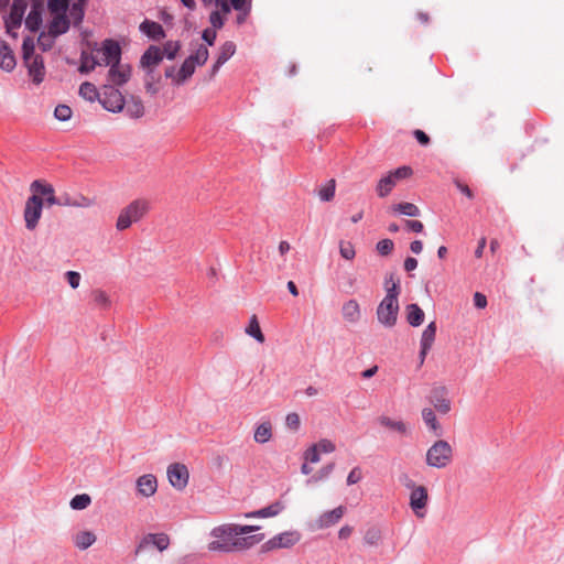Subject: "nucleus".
Segmentation results:
<instances>
[{
    "label": "nucleus",
    "instance_id": "nucleus-1",
    "mask_svg": "<svg viewBox=\"0 0 564 564\" xmlns=\"http://www.w3.org/2000/svg\"><path fill=\"white\" fill-rule=\"evenodd\" d=\"M259 525L223 523L213 528L209 532L212 541L207 549L217 553L242 552L251 549L264 539V534L247 535L259 530Z\"/></svg>",
    "mask_w": 564,
    "mask_h": 564
},
{
    "label": "nucleus",
    "instance_id": "nucleus-2",
    "mask_svg": "<svg viewBox=\"0 0 564 564\" xmlns=\"http://www.w3.org/2000/svg\"><path fill=\"white\" fill-rule=\"evenodd\" d=\"M87 0H48L50 14H67L69 12L74 25L82 23Z\"/></svg>",
    "mask_w": 564,
    "mask_h": 564
},
{
    "label": "nucleus",
    "instance_id": "nucleus-3",
    "mask_svg": "<svg viewBox=\"0 0 564 564\" xmlns=\"http://www.w3.org/2000/svg\"><path fill=\"white\" fill-rule=\"evenodd\" d=\"M453 460V447L447 441L438 440L429 449L425 455V463L433 468H445Z\"/></svg>",
    "mask_w": 564,
    "mask_h": 564
},
{
    "label": "nucleus",
    "instance_id": "nucleus-4",
    "mask_svg": "<svg viewBox=\"0 0 564 564\" xmlns=\"http://www.w3.org/2000/svg\"><path fill=\"white\" fill-rule=\"evenodd\" d=\"M149 210V202L145 199H135L124 207L117 219L116 228L126 230L133 223L139 221Z\"/></svg>",
    "mask_w": 564,
    "mask_h": 564
},
{
    "label": "nucleus",
    "instance_id": "nucleus-5",
    "mask_svg": "<svg viewBox=\"0 0 564 564\" xmlns=\"http://www.w3.org/2000/svg\"><path fill=\"white\" fill-rule=\"evenodd\" d=\"M412 174L410 166H400L394 171L389 172L386 176L381 177L376 186V193L379 197L388 196L397 186L398 182L408 178Z\"/></svg>",
    "mask_w": 564,
    "mask_h": 564
},
{
    "label": "nucleus",
    "instance_id": "nucleus-6",
    "mask_svg": "<svg viewBox=\"0 0 564 564\" xmlns=\"http://www.w3.org/2000/svg\"><path fill=\"white\" fill-rule=\"evenodd\" d=\"M377 319L386 328H392L397 325L399 316V303L392 300L381 301L376 311Z\"/></svg>",
    "mask_w": 564,
    "mask_h": 564
},
{
    "label": "nucleus",
    "instance_id": "nucleus-7",
    "mask_svg": "<svg viewBox=\"0 0 564 564\" xmlns=\"http://www.w3.org/2000/svg\"><path fill=\"white\" fill-rule=\"evenodd\" d=\"M43 210V198L39 195L30 196L25 202L24 221L29 230H34L39 224Z\"/></svg>",
    "mask_w": 564,
    "mask_h": 564
},
{
    "label": "nucleus",
    "instance_id": "nucleus-8",
    "mask_svg": "<svg viewBox=\"0 0 564 564\" xmlns=\"http://www.w3.org/2000/svg\"><path fill=\"white\" fill-rule=\"evenodd\" d=\"M301 540V534L297 531H285L279 533L267 542L263 543L262 549L264 552H270L278 549H290Z\"/></svg>",
    "mask_w": 564,
    "mask_h": 564
},
{
    "label": "nucleus",
    "instance_id": "nucleus-9",
    "mask_svg": "<svg viewBox=\"0 0 564 564\" xmlns=\"http://www.w3.org/2000/svg\"><path fill=\"white\" fill-rule=\"evenodd\" d=\"M99 100L102 107L111 112H119L124 108L126 100L122 94L113 86L105 87Z\"/></svg>",
    "mask_w": 564,
    "mask_h": 564
},
{
    "label": "nucleus",
    "instance_id": "nucleus-10",
    "mask_svg": "<svg viewBox=\"0 0 564 564\" xmlns=\"http://www.w3.org/2000/svg\"><path fill=\"white\" fill-rule=\"evenodd\" d=\"M409 500L410 508L414 514L420 519L424 518L429 502L427 489L424 486L419 485L417 488H413V490L410 492Z\"/></svg>",
    "mask_w": 564,
    "mask_h": 564
},
{
    "label": "nucleus",
    "instance_id": "nucleus-11",
    "mask_svg": "<svg viewBox=\"0 0 564 564\" xmlns=\"http://www.w3.org/2000/svg\"><path fill=\"white\" fill-rule=\"evenodd\" d=\"M97 54L101 61V65L110 66L120 62L121 47L119 43L113 40H105Z\"/></svg>",
    "mask_w": 564,
    "mask_h": 564
},
{
    "label": "nucleus",
    "instance_id": "nucleus-12",
    "mask_svg": "<svg viewBox=\"0 0 564 564\" xmlns=\"http://www.w3.org/2000/svg\"><path fill=\"white\" fill-rule=\"evenodd\" d=\"M167 478L173 488L183 490L188 484V469L183 464L174 463L167 467Z\"/></svg>",
    "mask_w": 564,
    "mask_h": 564
},
{
    "label": "nucleus",
    "instance_id": "nucleus-13",
    "mask_svg": "<svg viewBox=\"0 0 564 564\" xmlns=\"http://www.w3.org/2000/svg\"><path fill=\"white\" fill-rule=\"evenodd\" d=\"M150 545L156 547L160 552L165 551L170 545V538L165 533H148L135 547V554L142 553Z\"/></svg>",
    "mask_w": 564,
    "mask_h": 564
},
{
    "label": "nucleus",
    "instance_id": "nucleus-14",
    "mask_svg": "<svg viewBox=\"0 0 564 564\" xmlns=\"http://www.w3.org/2000/svg\"><path fill=\"white\" fill-rule=\"evenodd\" d=\"M28 74L35 85H40L45 78V66L42 55H36L24 62Z\"/></svg>",
    "mask_w": 564,
    "mask_h": 564
},
{
    "label": "nucleus",
    "instance_id": "nucleus-15",
    "mask_svg": "<svg viewBox=\"0 0 564 564\" xmlns=\"http://www.w3.org/2000/svg\"><path fill=\"white\" fill-rule=\"evenodd\" d=\"M70 23H73V21L69 14H51L46 30L58 37L69 30Z\"/></svg>",
    "mask_w": 564,
    "mask_h": 564
},
{
    "label": "nucleus",
    "instance_id": "nucleus-16",
    "mask_svg": "<svg viewBox=\"0 0 564 564\" xmlns=\"http://www.w3.org/2000/svg\"><path fill=\"white\" fill-rule=\"evenodd\" d=\"M30 189L34 193L33 195L45 196V202L48 206L61 205L55 197V191L51 184L35 180L31 183Z\"/></svg>",
    "mask_w": 564,
    "mask_h": 564
},
{
    "label": "nucleus",
    "instance_id": "nucleus-17",
    "mask_svg": "<svg viewBox=\"0 0 564 564\" xmlns=\"http://www.w3.org/2000/svg\"><path fill=\"white\" fill-rule=\"evenodd\" d=\"M343 319L349 324H357L361 319V308L357 300L349 299L345 301L340 310Z\"/></svg>",
    "mask_w": 564,
    "mask_h": 564
},
{
    "label": "nucleus",
    "instance_id": "nucleus-18",
    "mask_svg": "<svg viewBox=\"0 0 564 564\" xmlns=\"http://www.w3.org/2000/svg\"><path fill=\"white\" fill-rule=\"evenodd\" d=\"M138 495L149 498L152 497L158 490V480L154 475L145 474L140 476L137 481Z\"/></svg>",
    "mask_w": 564,
    "mask_h": 564
},
{
    "label": "nucleus",
    "instance_id": "nucleus-19",
    "mask_svg": "<svg viewBox=\"0 0 564 564\" xmlns=\"http://www.w3.org/2000/svg\"><path fill=\"white\" fill-rule=\"evenodd\" d=\"M131 75V68L127 64L116 63L110 65L108 78L112 85L121 86L126 84Z\"/></svg>",
    "mask_w": 564,
    "mask_h": 564
},
{
    "label": "nucleus",
    "instance_id": "nucleus-20",
    "mask_svg": "<svg viewBox=\"0 0 564 564\" xmlns=\"http://www.w3.org/2000/svg\"><path fill=\"white\" fill-rule=\"evenodd\" d=\"M26 4L24 0H14L11 7L10 14L6 20L8 30L19 28L22 23Z\"/></svg>",
    "mask_w": 564,
    "mask_h": 564
},
{
    "label": "nucleus",
    "instance_id": "nucleus-21",
    "mask_svg": "<svg viewBox=\"0 0 564 564\" xmlns=\"http://www.w3.org/2000/svg\"><path fill=\"white\" fill-rule=\"evenodd\" d=\"M345 508L339 506L330 511L322 513L315 522L316 529L329 528L337 523L344 516Z\"/></svg>",
    "mask_w": 564,
    "mask_h": 564
},
{
    "label": "nucleus",
    "instance_id": "nucleus-22",
    "mask_svg": "<svg viewBox=\"0 0 564 564\" xmlns=\"http://www.w3.org/2000/svg\"><path fill=\"white\" fill-rule=\"evenodd\" d=\"M139 30L142 34L153 41H161L166 36L163 26L155 21L144 20L140 24Z\"/></svg>",
    "mask_w": 564,
    "mask_h": 564
},
{
    "label": "nucleus",
    "instance_id": "nucleus-23",
    "mask_svg": "<svg viewBox=\"0 0 564 564\" xmlns=\"http://www.w3.org/2000/svg\"><path fill=\"white\" fill-rule=\"evenodd\" d=\"M17 61L7 42L0 40V68L7 73L15 68Z\"/></svg>",
    "mask_w": 564,
    "mask_h": 564
},
{
    "label": "nucleus",
    "instance_id": "nucleus-24",
    "mask_svg": "<svg viewBox=\"0 0 564 564\" xmlns=\"http://www.w3.org/2000/svg\"><path fill=\"white\" fill-rule=\"evenodd\" d=\"M285 506L281 501H275L264 508L245 513V518H272L280 514Z\"/></svg>",
    "mask_w": 564,
    "mask_h": 564
},
{
    "label": "nucleus",
    "instance_id": "nucleus-25",
    "mask_svg": "<svg viewBox=\"0 0 564 564\" xmlns=\"http://www.w3.org/2000/svg\"><path fill=\"white\" fill-rule=\"evenodd\" d=\"M163 61V52L156 45H151L141 56V65L143 67L158 66Z\"/></svg>",
    "mask_w": 564,
    "mask_h": 564
},
{
    "label": "nucleus",
    "instance_id": "nucleus-26",
    "mask_svg": "<svg viewBox=\"0 0 564 564\" xmlns=\"http://www.w3.org/2000/svg\"><path fill=\"white\" fill-rule=\"evenodd\" d=\"M378 423L398 434L405 436L410 433L408 424L401 420H393L390 416L381 415L378 417Z\"/></svg>",
    "mask_w": 564,
    "mask_h": 564
},
{
    "label": "nucleus",
    "instance_id": "nucleus-27",
    "mask_svg": "<svg viewBox=\"0 0 564 564\" xmlns=\"http://www.w3.org/2000/svg\"><path fill=\"white\" fill-rule=\"evenodd\" d=\"M96 539L93 531L83 530L73 535V543L78 550L84 551L90 547L96 542Z\"/></svg>",
    "mask_w": 564,
    "mask_h": 564
},
{
    "label": "nucleus",
    "instance_id": "nucleus-28",
    "mask_svg": "<svg viewBox=\"0 0 564 564\" xmlns=\"http://www.w3.org/2000/svg\"><path fill=\"white\" fill-rule=\"evenodd\" d=\"M236 45L231 41L225 42L218 53L216 63L213 66V73H217L218 69L235 54Z\"/></svg>",
    "mask_w": 564,
    "mask_h": 564
},
{
    "label": "nucleus",
    "instance_id": "nucleus-29",
    "mask_svg": "<svg viewBox=\"0 0 564 564\" xmlns=\"http://www.w3.org/2000/svg\"><path fill=\"white\" fill-rule=\"evenodd\" d=\"M272 438V424L270 421L259 423L253 433V440L258 444H265Z\"/></svg>",
    "mask_w": 564,
    "mask_h": 564
},
{
    "label": "nucleus",
    "instance_id": "nucleus-30",
    "mask_svg": "<svg viewBox=\"0 0 564 564\" xmlns=\"http://www.w3.org/2000/svg\"><path fill=\"white\" fill-rule=\"evenodd\" d=\"M432 403L436 411L446 414L451 411V401L445 397V389L441 388L433 392Z\"/></svg>",
    "mask_w": 564,
    "mask_h": 564
},
{
    "label": "nucleus",
    "instance_id": "nucleus-31",
    "mask_svg": "<svg viewBox=\"0 0 564 564\" xmlns=\"http://www.w3.org/2000/svg\"><path fill=\"white\" fill-rule=\"evenodd\" d=\"M406 311V321L408 323L413 326L417 327L420 326L424 321V312L417 304H409L405 307Z\"/></svg>",
    "mask_w": 564,
    "mask_h": 564
},
{
    "label": "nucleus",
    "instance_id": "nucleus-32",
    "mask_svg": "<svg viewBox=\"0 0 564 564\" xmlns=\"http://www.w3.org/2000/svg\"><path fill=\"white\" fill-rule=\"evenodd\" d=\"M195 68L196 64L187 57L176 73L175 84L181 85L185 83L194 74Z\"/></svg>",
    "mask_w": 564,
    "mask_h": 564
},
{
    "label": "nucleus",
    "instance_id": "nucleus-33",
    "mask_svg": "<svg viewBox=\"0 0 564 564\" xmlns=\"http://www.w3.org/2000/svg\"><path fill=\"white\" fill-rule=\"evenodd\" d=\"M391 210L398 215H404L409 217H419L421 212L420 208L412 203H399L391 206Z\"/></svg>",
    "mask_w": 564,
    "mask_h": 564
},
{
    "label": "nucleus",
    "instance_id": "nucleus-34",
    "mask_svg": "<svg viewBox=\"0 0 564 564\" xmlns=\"http://www.w3.org/2000/svg\"><path fill=\"white\" fill-rule=\"evenodd\" d=\"M127 115L138 119L144 115V106L140 98L131 97L124 105Z\"/></svg>",
    "mask_w": 564,
    "mask_h": 564
},
{
    "label": "nucleus",
    "instance_id": "nucleus-35",
    "mask_svg": "<svg viewBox=\"0 0 564 564\" xmlns=\"http://www.w3.org/2000/svg\"><path fill=\"white\" fill-rule=\"evenodd\" d=\"M98 65H101V61L99 59L98 55L94 56L83 52L80 56V66L78 68L82 74L90 73Z\"/></svg>",
    "mask_w": 564,
    "mask_h": 564
},
{
    "label": "nucleus",
    "instance_id": "nucleus-36",
    "mask_svg": "<svg viewBox=\"0 0 564 564\" xmlns=\"http://www.w3.org/2000/svg\"><path fill=\"white\" fill-rule=\"evenodd\" d=\"M95 204V200L84 195L67 196L61 205L70 207L88 208Z\"/></svg>",
    "mask_w": 564,
    "mask_h": 564
},
{
    "label": "nucleus",
    "instance_id": "nucleus-37",
    "mask_svg": "<svg viewBox=\"0 0 564 564\" xmlns=\"http://www.w3.org/2000/svg\"><path fill=\"white\" fill-rule=\"evenodd\" d=\"M436 335V323L431 322L423 330L420 346L424 348H432Z\"/></svg>",
    "mask_w": 564,
    "mask_h": 564
},
{
    "label": "nucleus",
    "instance_id": "nucleus-38",
    "mask_svg": "<svg viewBox=\"0 0 564 564\" xmlns=\"http://www.w3.org/2000/svg\"><path fill=\"white\" fill-rule=\"evenodd\" d=\"M245 332L247 335L254 338L258 343L262 344L264 341V335L260 328V325H259V322H258V318L256 315L251 316V318L249 319V324L246 327Z\"/></svg>",
    "mask_w": 564,
    "mask_h": 564
},
{
    "label": "nucleus",
    "instance_id": "nucleus-39",
    "mask_svg": "<svg viewBox=\"0 0 564 564\" xmlns=\"http://www.w3.org/2000/svg\"><path fill=\"white\" fill-rule=\"evenodd\" d=\"M334 468H335L334 463H329V464L323 466L316 474H314L312 477H310L306 480V485L311 486V485H314L322 480L327 479L330 476V474L333 473Z\"/></svg>",
    "mask_w": 564,
    "mask_h": 564
},
{
    "label": "nucleus",
    "instance_id": "nucleus-40",
    "mask_svg": "<svg viewBox=\"0 0 564 564\" xmlns=\"http://www.w3.org/2000/svg\"><path fill=\"white\" fill-rule=\"evenodd\" d=\"M386 288H387V293L382 300L383 301L392 300L393 303H399L398 296L400 293V288H399V283L393 281L392 275H390L389 279H386Z\"/></svg>",
    "mask_w": 564,
    "mask_h": 564
},
{
    "label": "nucleus",
    "instance_id": "nucleus-41",
    "mask_svg": "<svg viewBox=\"0 0 564 564\" xmlns=\"http://www.w3.org/2000/svg\"><path fill=\"white\" fill-rule=\"evenodd\" d=\"M79 95L89 101H94L99 97L97 88L94 84L85 82L79 87Z\"/></svg>",
    "mask_w": 564,
    "mask_h": 564
},
{
    "label": "nucleus",
    "instance_id": "nucleus-42",
    "mask_svg": "<svg viewBox=\"0 0 564 564\" xmlns=\"http://www.w3.org/2000/svg\"><path fill=\"white\" fill-rule=\"evenodd\" d=\"M91 503V498L87 494L76 495L72 498L69 506L73 510H84Z\"/></svg>",
    "mask_w": 564,
    "mask_h": 564
},
{
    "label": "nucleus",
    "instance_id": "nucleus-43",
    "mask_svg": "<svg viewBox=\"0 0 564 564\" xmlns=\"http://www.w3.org/2000/svg\"><path fill=\"white\" fill-rule=\"evenodd\" d=\"M422 419L424 421V423L426 424V426L432 430L433 432L437 433L438 429H440V425H438V422L436 420V415L434 413V411L430 408H424L422 410Z\"/></svg>",
    "mask_w": 564,
    "mask_h": 564
},
{
    "label": "nucleus",
    "instance_id": "nucleus-44",
    "mask_svg": "<svg viewBox=\"0 0 564 564\" xmlns=\"http://www.w3.org/2000/svg\"><path fill=\"white\" fill-rule=\"evenodd\" d=\"M56 39V35L51 34V32L45 29V31L41 32L39 35L37 44L43 51H48L53 47Z\"/></svg>",
    "mask_w": 564,
    "mask_h": 564
},
{
    "label": "nucleus",
    "instance_id": "nucleus-45",
    "mask_svg": "<svg viewBox=\"0 0 564 564\" xmlns=\"http://www.w3.org/2000/svg\"><path fill=\"white\" fill-rule=\"evenodd\" d=\"M181 48V43L178 41H167L164 43L162 52H163V58L166 57L167 59L172 61L176 57L178 51Z\"/></svg>",
    "mask_w": 564,
    "mask_h": 564
},
{
    "label": "nucleus",
    "instance_id": "nucleus-46",
    "mask_svg": "<svg viewBox=\"0 0 564 564\" xmlns=\"http://www.w3.org/2000/svg\"><path fill=\"white\" fill-rule=\"evenodd\" d=\"M208 48L206 45L200 44L197 50L188 57L197 65H204L208 59Z\"/></svg>",
    "mask_w": 564,
    "mask_h": 564
},
{
    "label": "nucleus",
    "instance_id": "nucleus-47",
    "mask_svg": "<svg viewBox=\"0 0 564 564\" xmlns=\"http://www.w3.org/2000/svg\"><path fill=\"white\" fill-rule=\"evenodd\" d=\"M335 188H336L335 180H330V181H328L327 184L322 186L318 191V196H319L321 200H323V202L332 200L335 195Z\"/></svg>",
    "mask_w": 564,
    "mask_h": 564
},
{
    "label": "nucleus",
    "instance_id": "nucleus-48",
    "mask_svg": "<svg viewBox=\"0 0 564 564\" xmlns=\"http://www.w3.org/2000/svg\"><path fill=\"white\" fill-rule=\"evenodd\" d=\"M34 53V41L30 36L23 39L22 43V57L23 62L36 56Z\"/></svg>",
    "mask_w": 564,
    "mask_h": 564
},
{
    "label": "nucleus",
    "instance_id": "nucleus-49",
    "mask_svg": "<svg viewBox=\"0 0 564 564\" xmlns=\"http://www.w3.org/2000/svg\"><path fill=\"white\" fill-rule=\"evenodd\" d=\"M339 253L346 260H352L356 257V250L350 241L341 240L339 242Z\"/></svg>",
    "mask_w": 564,
    "mask_h": 564
},
{
    "label": "nucleus",
    "instance_id": "nucleus-50",
    "mask_svg": "<svg viewBox=\"0 0 564 564\" xmlns=\"http://www.w3.org/2000/svg\"><path fill=\"white\" fill-rule=\"evenodd\" d=\"M94 302L100 308H108L111 305V301L109 295L101 290H97L94 292Z\"/></svg>",
    "mask_w": 564,
    "mask_h": 564
},
{
    "label": "nucleus",
    "instance_id": "nucleus-51",
    "mask_svg": "<svg viewBox=\"0 0 564 564\" xmlns=\"http://www.w3.org/2000/svg\"><path fill=\"white\" fill-rule=\"evenodd\" d=\"M380 540H381V532L377 528L368 529L366 531V533H365V536H364L365 543L368 544V545H371V546L378 545Z\"/></svg>",
    "mask_w": 564,
    "mask_h": 564
},
{
    "label": "nucleus",
    "instance_id": "nucleus-52",
    "mask_svg": "<svg viewBox=\"0 0 564 564\" xmlns=\"http://www.w3.org/2000/svg\"><path fill=\"white\" fill-rule=\"evenodd\" d=\"M42 22L41 14L36 10H31L26 17L25 24L31 31H36Z\"/></svg>",
    "mask_w": 564,
    "mask_h": 564
},
{
    "label": "nucleus",
    "instance_id": "nucleus-53",
    "mask_svg": "<svg viewBox=\"0 0 564 564\" xmlns=\"http://www.w3.org/2000/svg\"><path fill=\"white\" fill-rule=\"evenodd\" d=\"M72 109L67 105H58L54 110V117L59 121H67L72 117Z\"/></svg>",
    "mask_w": 564,
    "mask_h": 564
},
{
    "label": "nucleus",
    "instance_id": "nucleus-54",
    "mask_svg": "<svg viewBox=\"0 0 564 564\" xmlns=\"http://www.w3.org/2000/svg\"><path fill=\"white\" fill-rule=\"evenodd\" d=\"M343 279L344 291L346 293L355 292L357 285V276L354 273H344Z\"/></svg>",
    "mask_w": 564,
    "mask_h": 564
},
{
    "label": "nucleus",
    "instance_id": "nucleus-55",
    "mask_svg": "<svg viewBox=\"0 0 564 564\" xmlns=\"http://www.w3.org/2000/svg\"><path fill=\"white\" fill-rule=\"evenodd\" d=\"M394 248V243L391 239H382L378 241L376 249L381 256H389Z\"/></svg>",
    "mask_w": 564,
    "mask_h": 564
},
{
    "label": "nucleus",
    "instance_id": "nucleus-56",
    "mask_svg": "<svg viewBox=\"0 0 564 564\" xmlns=\"http://www.w3.org/2000/svg\"><path fill=\"white\" fill-rule=\"evenodd\" d=\"M319 451L317 449V447H315V445L313 444L312 446H310L305 453H304V459L306 462H310L312 464H316L321 460V456H319Z\"/></svg>",
    "mask_w": 564,
    "mask_h": 564
},
{
    "label": "nucleus",
    "instance_id": "nucleus-57",
    "mask_svg": "<svg viewBox=\"0 0 564 564\" xmlns=\"http://www.w3.org/2000/svg\"><path fill=\"white\" fill-rule=\"evenodd\" d=\"M209 22L214 29H221L225 24L224 14L218 10L213 11L209 15Z\"/></svg>",
    "mask_w": 564,
    "mask_h": 564
},
{
    "label": "nucleus",
    "instance_id": "nucleus-58",
    "mask_svg": "<svg viewBox=\"0 0 564 564\" xmlns=\"http://www.w3.org/2000/svg\"><path fill=\"white\" fill-rule=\"evenodd\" d=\"M314 445H315V447H317L319 453H324V454L333 453L336 448L335 444L327 438H323Z\"/></svg>",
    "mask_w": 564,
    "mask_h": 564
},
{
    "label": "nucleus",
    "instance_id": "nucleus-59",
    "mask_svg": "<svg viewBox=\"0 0 564 564\" xmlns=\"http://www.w3.org/2000/svg\"><path fill=\"white\" fill-rule=\"evenodd\" d=\"M65 279L72 289H77L80 284L82 276L76 271H67L65 273Z\"/></svg>",
    "mask_w": 564,
    "mask_h": 564
},
{
    "label": "nucleus",
    "instance_id": "nucleus-60",
    "mask_svg": "<svg viewBox=\"0 0 564 564\" xmlns=\"http://www.w3.org/2000/svg\"><path fill=\"white\" fill-rule=\"evenodd\" d=\"M285 424L290 430L297 431L301 425V420L297 413H289L285 419Z\"/></svg>",
    "mask_w": 564,
    "mask_h": 564
},
{
    "label": "nucleus",
    "instance_id": "nucleus-61",
    "mask_svg": "<svg viewBox=\"0 0 564 564\" xmlns=\"http://www.w3.org/2000/svg\"><path fill=\"white\" fill-rule=\"evenodd\" d=\"M362 478L361 469L360 467H354L350 473L347 476V485H355L359 482Z\"/></svg>",
    "mask_w": 564,
    "mask_h": 564
},
{
    "label": "nucleus",
    "instance_id": "nucleus-62",
    "mask_svg": "<svg viewBox=\"0 0 564 564\" xmlns=\"http://www.w3.org/2000/svg\"><path fill=\"white\" fill-rule=\"evenodd\" d=\"M215 3L217 7H219V9H220L219 11L224 15L230 13V11L232 9V6L228 0H215Z\"/></svg>",
    "mask_w": 564,
    "mask_h": 564
},
{
    "label": "nucleus",
    "instance_id": "nucleus-63",
    "mask_svg": "<svg viewBox=\"0 0 564 564\" xmlns=\"http://www.w3.org/2000/svg\"><path fill=\"white\" fill-rule=\"evenodd\" d=\"M202 37L208 45L212 46V45H214L215 40H216V31L206 29V30H204Z\"/></svg>",
    "mask_w": 564,
    "mask_h": 564
},
{
    "label": "nucleus",
    "instance_id": "nucleus-64",
    "mask_svg": "<svg viewBox=\"0 0 564 564\" xmlns=\"http://www.w3.org/2000/svg\"><path fill=\"white\" fill-rule=\"evenodd\" d=\"M405 226L409 230L414 232H422L423 231V224L420 220H406Z\"/></svg>",
    "mask_w": 564,
    "mask_h": 564
}]
</instances>
